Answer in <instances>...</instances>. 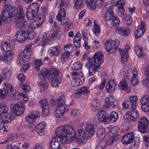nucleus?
<instances>
[{
	"label": "nucleus",
	"instance_id": "57",
	"mask_svg": "<svg viewBox=\"0 0 149 149\" xmlns=\"http://www.w3.org/2000/svg\"><path fill=\"white\" fill-rule=\"evenodd\" d=\"M79 134L80 135V136L81 137L84 139H87L88 136V135H86V134L85 133L84 131L82 129H79L78 130Z\"/></svg>",
	"mask_w": 149,
	"mask_h": 149
},
{
	"label": "nucleus",
	"instance_id": "18",
	"mask_svg": "<svg viewBox=\"0 0 149 149\" xmlns=\"http://www.w3.org/2000/svg\"><path fill=\"white\" fill-rule=\"evenodd\" d=\"M116 84L114 79H111L106 86V90L110 93L114 91Z\"/></svg>",
	"mask_w": 149,
	"mask_h": 149
},
{
	"label": "nucleus",
	"instance_id": "63",
	"mask_svg": "<svg viewBox=\"0 0 149 149\" xmlns=\"http://www.w3.org/2000/svg\"><path fill=\"white\" fill-rule=\"evenodd\" d=\"M142 110L144 112H149V104H141Z\"/></svg>",
	"mask_w": 149,
	"mask_h": 149
},
{
	"label": "nucleus",
	"instance_id": "41",
	"mask_svg": "<svg viewBox=\"0 0 149 149\" xmlns=\"http://www.w3.org/2000/svg\"><path fill=\"white\" fill-rule=\"evenodd\" d=\"M127 83L124 81H122L120 82L118 84V86L121 89L125 90L127 92H129L130 91V89L127 85Z\"/></svg>",
	"mask_w": 149,
	"mask_h": 149
},
{
	"label": "nucleus",
	"instance_id": "37",
	"mask_svg": "<svg viewBox=\"0 0 149 149\" xmlns=\"http://www.w3.org/2000/svg\"><path fill=\"white\" fill-rule=\"evenodd\" d=\"M136 54L138 57L143 58L146 55V53L143 52L141 47L139 46H136L134 47Z\"/></svg>",
	"mask_w": 149,
	"mask_h": 149
},
{
	"label": "nucleus",
	"instance_id": "59",
	"mask_svg": "<svg viewBox=\"0 0 149 149\" xmlns=\"http://www.w3.org/2000/svg\"><path fill=\"white\" fill-rule=\"evenodd\" d=\"M0 97L2 99H4L8 96V94L4 88L0 90Z\"/></svg>",
	"mask_w": 149,
	"mask_h": 149
},
{
	"label": "nucleus",
	"instance_id": "55",
	"mask_svg": "<svg viewBox=\"0 0 149 149\" xmlns=\"http://www.w3.org/2000/svg\"><path fill=\"white\" fill-rule=\"evenodd\" d=\"M149 102V96L147 95H144L141 98L140 102L141 104H148Z\"/></svg>",
	"mask_w": 149,
	"mask_h": 149
},
{
	"label": "nucleus",
	"instance_id": "17",
	"mask_svg": "<svg viewBox=\"0 0 149 149\" xmlns=\"http://www.w3.org/2000/svg\"><path fill=\"white\" fill-rule=\"evenodd\" d=\"M55 102L57 104V106L59 108H60L61 107H64L65 105H66V107L64 109L68 110L69 109V106L65 104V98L63 96H61L58 99L55 100Z\"/></svg>",
	"mask_w": 149,
	"mask_h": 149
},
{
	"label": "nucleus",
	"instance_id": "46",
	"mask_svg": "<svg viewBox=\"0 0 149 149\" xmlns=\"http://www.w3.org/2000/svg\"><path fill=\"white\" fill-rule=\"evenodd\" d=\"M94 27L93 29L94 33L96 36L99 34L100 33V29L98 24V21L95 20L94 22Z\"/></svg>",
	"mask_w": 149,
	"mask_h": 149
},
{
	"label": "nucleus",
	"instance_id": "20",
	"mask_svg": "<svg viewBox=\"0 0 149 149\" xmlns=\"http://www.w3.org/2000/svg\"><path fill=\"white\" fill-rule=\"evenodd\" d=\"M105 111L101 110L99 111L97 116V118L100 122H107L108 117L107 116Z\"/></svg>",
	"mask_w": 149,
	"mask_h": 149
},
{
	"label": "nucleus",
	"instance_id": "54",
	"mask_svg": "<svg viewBox=\"0 0 149 149\" xmlns=\"http://www.w3.org/2000/svg\"><path fill=\"white\" fill-rule=\"evenodd\" d=\"M45 16L43 14L39 15L36 19V20L40 26L43 23L45 19Z\"/></svg>",
	"mask_w": 149,
	"mask_h": 149
},
{
	"label": "nucleus",
	"instance_id": "51",
	"mask_svg": "<svg viewBox=\"0 0 149 149\" xmlns=\"http://www.w3.org/2000/svg\"><path fill=\"white\" fill-rule=\"evenodd\" d=\"M145 31L144 30H142L140 27H139L138 29L136 30L135 32L136 38L138 39L140 38Z\"/></svg>",
	"mask_w": 149,
	"mask_h": 149
},
{
	"label": "nucleus",
	"instance_id": "33",
	"mask_svg": "<svg viewBox=\"0 0 149 149\" xmlns=\"http://www.w3.org/2000/svg\"><path fill=\"white\" fill-rule=\"evenodd\" d=\"M70 137L72 140L77 142L79 145H81L84 143L83 139H80V136L76 134L75 132H74V134H72L71 135Z\"/></svg>",
	"mask_w": 149,
	"mask_h": 149
},
{
	"label": "nucleus",
	"instance_id": "24",
	"mask_svg": "<svg viewBox=\"0 0 149 149\" xmlns=\"http://www.w3.org/2000/svg\"><path fill=\"white\" fill-rule=\"evenodd\" d=\"M118 49L121 57L122 63L123 64L125 63L126 65L127 62V58L129 57L128 53L127 52H126L123 49L120 50V49Z\"/></svg>",
	"mask_w": 149,
	"mask_h": 149
},
{
	"label": "nucleus",
	"instance_id": "42",
	"mask_svg": "<svg viewBox=\"0 0 149 149\" xmlns=\"http://www.w3.org/2000/svg\"><path fill=\"white\" fill-rule=\"evenodd\" d=\"M23 60L22 61L23 62V64H21L20 63V62H19V57H18V63L20 64L21 65H22L23 67L21 69V72L22 71H26V70L29 67V65L28 64H27V62H29V61H25V58L24 57L23 58Z\"/></svg>",
	"mask_w": 149,
	"mask_h": 149
},
{
	"label": "nucleus",
	"instance_id": "27",
	"mask_svg": "<svg viewBox=\"0 0 149 149\" xmlns=\"http://www.w3.org/2000/svg\"><path fill=\"white\" fill-rule=\"evenodd\" d=\"M119 131V128L118 126H116L110 129L108 132V135L109 137H115L118 132Z\"/></svg>",
	"mask_w": 149,
	"mask_h": 149
},
{
	"label": "nucleus",
	"instance_id": "30",
	"mask_svg": "<svg viewBox=\"0 0 149 149\" xmlns=\"http://www.w3.org/2000/svg\"><path fill=\"white\" fill-rule=\"evenodd\" d=\"M45 124L44 123H40L36 126V131L41 135H43L44 133V128Z\"/></svg>",
	"mask_w": 149,
	"mask_h": 149
},
{
	"label": "nucleus",
	"instance_id": "5",
	"mask_svg": "<svg viewBox=\"0 0 149 149\" xmlns=\"http://www.w3.org/2000/svg\"><path fill=\"white\" fill-rule=\"evenodd\" d=\"M8 108L7 105L4 103H2L0 105V118L1 122L3 123H9L11 121V117L8 113Z\"/></svg>",
	"mask_w": 149,
	"mask_h": 149
},
{
	"label": "nucleus",
	"instance_id": "9",
	"mask_svg": "<svg viewBox=\"0 0 149 149\" xmlns=\"http://www.w3.org/2000/svg\"><path fill=\"white\" fill-rule=\"evenodd\" d=\"M148 120L145 117H143L140 118L138 122V129L139 130L143 133L148 132Z\"/></svg>",
	"mask_w": 149,
	"mask_h": 149
},
{
	"label": "nucleus",
	"instance_id": "22",
	"mask_svg": "<svg viewBox=\"0 0 149 149\" xmlns=\"http://www.w3.org/2000/svg\"><path fill=\"white\" fill-rule=\"evenodd\" d=\"M40 114L37 111L30 114L29 116L26 117V120L29 123H31L34 120V119L40 116Z\"/></svg>",
	"mask_w": 149,
	"mask_h": 149
},
{
	"label": "nucleus",
	"instance_id": "16",
	"mask_svg": "<svg viewBox=\"0 0 149 149\" xmlns=\"http://www.w3.org/2000/svg\"><path fill=\"white\" fill-rule=\"evenodd\" d=\"M49 147L50 149H60V142L56 136L53 137L51 139L49 143Z\"/></svg>",
	"mask_w": 149,
	"mask_h": 149
},
{
	"label": "nucleus",
	"instance_id": "52",
	"mask_svg": "<svg viewBox=\"0 0 149 149\" xmlns=\"http://www.w3.org/2000/svg\"><path fill=\"white\" fill-rule=\"evenodd\" d=\"M30 6L31 7L29 8H31V10L38 13L40 8V5L39 3H33L30 5Z\"/></svg>",
	"mask_w": 149,
	"mask_h": 149
},
{
	"label": "nucleus",
	"instance_id": "31",
	"mask_svg": "<svg viewBox=\"0 0 149 149\" xmlns=\"http://www.w3.org/2000/svg\"><path fill=\"white\" fill-rule=\"evenodd\" d=\"M50 78L52 79L51 84L53 87L58 86L61 82V79L59 76H55V77Z\"/></svg>",
	"mask_w": 149,
	"mask_h": 149
},
{
	"label": "nucleus",
	"instance_id": "12",
	"mask_svg": "<svg viewBox=\"0 0 149 149\" xmlns=\"http://www.w3.org/2000/svg\"><path fill=\"white\" fill-rule=\"evenodd\" d=\"M89 92L90 90L88 88L85 87H81L75 91L74 96L77 98L81 97H83L84 95H87Z\"/></svg>",
	"mask_w": 149,
	"mask_h": 149
},
{
	"label": "nucleus",
	"instance_id": "8",
	"mask_svg": "<svg viewBox=\"0 0 149 149\" xmlns=\"http://www.w3.org/2000/svg\"><path fill=\"white\" fill-rule=\"evenodd\" d=\"M48 73L49 74V72H48V70L44 68L41 70L38 74L39 77L41 80L38 83V84L43 90L46 89L48 87V83L45 81L44 79L45 77L48 75Z\"/></svg>",
	"mask_w": 149,
	"mask_h": 149
},
{
	"label": "nucleus",
	"instance_id": "15",
	"mask_svg": "<svg viewBox=\"0 0 149 149\" xmlns=\"http://www.w3.org/2000/svg\"><path fill=\"white\" fill-rule=\"evenodd\" d=\"M134 136L132 132H128L125 134L122 138L121 142L128 144L131 143L134 139Z\"/></svg>",
	"mask_w": 149,
	"mask_h": 149
},
{
	"label": "nucleus",
	"instance_id": "53",
	"mask_svg": "<svg viewBox=\"0 0 149 149\" xmlns=\"http://www.w3.org/2000/svg\"><path fill=\"white\" fill-rule=\"evenodd\" d=\"M42 44L43 46H45L46 45H48L50 40L48 37H47V33H44L43 35L42 38Z\"/></svg>",
	"mask_w": 149,
	"mask_h": 149
},
{
	"label": "nucleus",
	"instance_id": "28",
	"mask_svg": "<svg viewBox=\"0 0 149 149\" xmlns=\"http://www.w3.org/2000/svg\"><path fill=\"white\" fill-rule=\"evenodd\" d=\"M66 107V106L65 105L64 107H61L60 108H58V109L55 111L54 112L55 117L57 118L61 117L64 113L67 112L68 110L64 109Z\"/></svg>",
	"mask_w": 149,
	"mask_h": 149
},
{
	"label": "nucleus",
	"instance_id": "48",
	"mask_svg": "<svg viewBox=\"0 0 149 149\" xmlns=\"http://www.w3.org/2000/svg\"><path fill=\"white\" fill-rule=\"evenodd\" d=\"M74 8L76 9L82 8L84 6L82 0H74Z\"/></svg>",
	"mask_w": 149,
	"mask_h": 149
},
{
	"label": "nucleus",
	"instance_id": "36",
	"mask_svg": "<svg viewBox=\"0 0 149 149\" xmlns=\"http://www.w3.org/2000/svg\"><path fill=\"white\" fill-rule=\"evenodd\" d=\"M66 11L63 8H61L59 10V13L57 15L56 18L58 21H61L63 17L65 16Z\"/></svg>",
	"mask_w": 149,
	"mask_h": 149
},
{
	"label": "nucleus",
	"instance_id": "43",
	"mask_svg": "<svg viewBox=\"0 0 149 149\" xmlns=\"http://www.w3.org/2000/svg\"><path fill=\"white\" fill-rule=\"evenodd\" d=\"M118 118L117 113L115 111L111 112L110 115L109 117H108V119L112 122L116 121Z\"/></svg>",
	"mask_w": 149,
	"mask_h": 149
},
{
	"label": "nucleus",
	"instance_id": "38",
	"mask_svg": "<svg viewBox=\"0 0 149 149\" xmlns=\"http://www.w3.org/2000/svg\"><path fill=\"white\" fill-rule=\"evenodd\" d=\"M118 3L119 5H120V8H119V11L120 13V15L121 17H123V19L125 18L126 16V15L124 14V10L123 8L124 3H123V0H120L118 2Z\"/></svg>",
	"mask_w": 149,
	"mask_h": 149
},
{
	"label": "nucleus",
	"instance_id": "34",
	"mask_svg": "<svg viewBox=\"0 0 149 149\" xmlns=\"http://www.w3.org/2000/svg\"><path fill=\"white\" fill-rule=\"evenodd\" d=\"M3 74H2L4 77V79L9 80L10 78V76L12 73L11 71L7 68H4L3 70Z\"/></svg>",
	"mask_w": 149,
	"mask_h": 149
},
{
	"label": "nucleus",
	"instance_id": "19",
	"mask_svg": "<svg viewBox=\"0 0 149 149\" xmlns=\"http://www.w3.org/2000/svg\"><path fill=\"white\" fill-rule=\"evenodd\" d=\"M64 49V52L63 53L66 55L68 58L69 56L73 55L74 54L72 46L70 44H68L65 46Z\"/></svg>",
	"mask_w": 149,
	"mask_h": 149
},
{
	"label": "nucleus",
	"instance_id": "11",
	"mask_svg": "<svg viewBox=\"0 0 149 149\" xmlns=\"http://www.w3.org/2000/svg\"><path fill=\"white\" fill-rule=\"evenodd\" d=\"M25 106L23 102H19L14 104L11 112L17 116L22 114L25 109Z\"/></svg>",
	"mask_w": 149,
	"mask_h": 149
},
{
	"label": "nucleus",
	"instance_id": "23",
	"mask_svg": "<svg viewBox=\"0 0 149 149\" xmlns=\"http://www.w3.org/2000/svg\"><path fill=\"white\" fill-rule=\"evenodd\" d=\"M56 134L57 138L58 139L59 142H61V143L64 144L70 142L69 138L67 137V134H61V135Z\"/></svg>",
	"mask_w": 149,
	"mask_h": 149
},
{
	"label": "nucleus",
	"instance_id": "56",
	"mask_svg": "<svg viewBox=\"0 0 149 149\" xmlns=\"http://www.w3.org/2000/svg\"><path fill=\"white\" fill-rule=\"evenodd\" d=\"M72 68V69L75 70H80L82 68L81 63L79 62H77L73 64Z\"/></svg>",
	"mask_w": 149,
	"mask_h": 149
},
{
	"label": "nucleus",
	"instance_id": "40",
	"mask_svg": "<svg viewBox=\"0 0 149 149\" xmlns=\"http://www.w3.org/2000/svg\"><path fill=\"white\" fill-rule=\"evenodd\" d=\"M106 132L105 130L102 128L99 129L97 131V136L100 140H102L105 137Z\"/></svg>",
	"mask_w": 149,
	"mask_h": 149
},
{
	"label": "nucleus",
	"instance_id": "2",
	"mask_svg": "<svg viewBox=\"0 0 149 149\" xmlns=\"http://www.w3.org/2000/svg\"><path fill=\"white\" fill-rule=\"evenodd\" d=\"M1 49L4 51L0 55V61L9 63L12 61L14 54L12 51L14 49L12 44L7 42H2Z\"/></svg>",
	"mask_w": 149,
	"mask_h": 149
},
{
	"label": "nucleus",
	"instance_id": "64",
	"mask_svg": "<svg viewBox=\"0 0 149 149\" xmlns=\"http://www.w3.org/2000/svg\"><path fill=\"white\" fill-rule=\"evenodd\" d=\"M105 146L104 141H102L97 146L96 149H104L105 148Z\"/></svg>",
	"mask_w": 149,
	"mask_h": 149
},
{
	"label": "nucleus",
	"instance_id": "1",
	"mask_svg": "<svg viewBox=\"0 0 149 149\" xmlns=\"http://www.w3.org/2000/svg\"><path fill=\"white\" fill-rule=\"evenodd\" d=\"M103 54L100 52H97L93 55V58H88V62L86 65V67L89 70V74L93 75L95 72L100 69V65L103 61Z\"/></svg>",
	"mask_w": 149,
	"mask_h": 149
},
{
	"label": "nucleus",
	"instance_id": "3",
	"mask_svg": "<svg viewBox=\"0 0 149 149\" xmlns=\"http://www.w3.org/2000/svg\"><path fill=\"white\" fill-rule=\"evenodd\" d=\"M105 18L107 24L110 27L117 26L119 24V19L114 16L113 6L107 8L105 14Z\"/></svg>",
	"mask_w": 149,
	"mask_h": 149
},
{
	"label": "nucleus",
	"instance_id": "14",
	"mask_svg": "<svg viewBox=\"0 0 149 149\" xmlns=\"http://www.w3.org/2000/svg\"><path fill=\"white\" fill-rule=\"evenodd\" d=\"M24 31H18L16 32L15 36L16 40L19 42H22L26 40V30Z\"/></svg>",
	"mask_w": 149,
	"mask_h": 149
},
{
	"label": "nucleus",
	"instance_id": "39",
	"mask_svg": "<svg viewBox=\"0 0 149 149\" xmlns=\"http://www.w3.org/2000/svg\"><path fill=\"white\" fill-rule=\"evenodd\" d=\"M10 97H11V99L14 100H17L21 98L22 97H23V94L22 93H19V92H17L15 91L10 95Z\"/></svg>",
	"mask_w": 149,
	"mask_h": 149
},
{
	"label": "nucleus",
	"instance_id": "10",
	"mask_svg": "<svg viewBox=\"0 0 149 149\" xmlns=\"http://www.w3.org/2000/svg\"><path fill=\"white\" fill-rule=\"evenodd\" d=\"M120 42L118 40L116 39L114 41H107L105 44L106 50L110 53L115 52Z\"/></svg>",
	"mask_w": 149,
	"mask_h": 149
},
{
	"label": "nucleus",
	"instance_id": "6",
	"mask_svg": "<svg viewBox=\"0 0 149 149\" xmlns=\"http://www.w3.org/2000/svg\"><path fill=\"white\" fill-rule=\"evenodd\" d=\"M75 132L74 127L72 125H65L61 126L57 128L55 130L56 134L61 135L64 134L72 135Z\"/></svg>",
	"mask_w": 149,
	"mask_h": 149
},
{
	"label": "nucleus",
	"instance_id": "32",
	"mask_svg": "<svg viewBox=\"0 0 149 149\" xmlns=\"http://www.w3.org/2000/svg\"><path fill=\"white\" fill-rule=\"evenodd\" d=\"M17 11V13L16 15L17 17V18L25 19V17L24 13V11L23 7L22 6H19L18 9L17 10L15 9Z\"/></svg>",
	"mask_w": 149,
	"mask_h": 149
},
{
	"label": "nucleus",
	"instance_id": "26",
	"mask_svg": "<svg viewBox=\"0 0 149 149\" xmlns=\"http://www.w3.org/2000/svg\"><path fill=\"white\" fill-rule=\"evenodd\" d=\"M3 84L4 88L8 94V96L10 97V96L12 93L15 92L14 88L11 85L8 84L7 82H5Z\"/></svg>",
	"mask_w": 149,
	"mask_h": 149
},
{
	"label": "nucleus",
	"instance_id": "29",
	"mask_svg": "<svg viewBox=\"0 0 149 149\" xmlns=\"http://www.w3.org/2000/svg\"><path fill=\"white\" fill-rule=\"evenodd\" d=\"M116 31L121 36H127L130 33L129 30H126L124 28L121 27H116Z\"/></svg>",
	"mask_w": 149,
	"mask_h": 149
},
{
	"label": "nucleus",
	"instance_id": "62",
	"mask_svg": "<svg viewBox=\"0 0 149 149\" xmlns=\"http://www.w3.org/2000/svg\"><path fill=\"white\" fill-rule=\"evenodd\" d=\"M110 101L111 103V106L112 107H115L117 105V103L115 102L116 100L111 96H109Z\"/></svg>",
	"mask_w": 149,
	"mask_h": 149
},
{
	"label": "nucleus",
	"instance_id": "4",
	"mask_svg": "<svg viewBox=\"0 0 149 149\" xmlns=\"http://www.w3.org/2000/svg\"><path fill=\"white\" fill-rule=\"evenodd\" d=\"M17 11L11 5H8L2 11L1 17L5 23H8L10 19L16 16Z\"/></svg>",
	"mask_w": 149,
	"mask_h": 149
},
{
	"label": "nucleus",
	"instance_id": "44",
	"mask_svg": "<svg viewBox=\"0 0 149 149\" xmlns=\"http://www.w3.org/2000/svg\"><path fill=\"white\" fill-rule=\"evenodd\" d=\"M59 70L56 68H51L49 71V76L50 77L59 76Z\"/></svg>",
	"mask_w": 149,
	"mask_h": 149
},
{
	"label": "nucleus",
	"instance_id": "50",
	"mask_svg": "<svg viewBox=\"0 0 149 149\" xmlns=\"http://www.w3.org/2000/svg\"><path fill=\"white\" fill-rule=\"evenodd\" d=\"M26 39L31 40L34 38L35 35V32L31 31H29L28 29L27 28V29L26 30Z\"/></svg>",
	"mask_w": 149,
	"mask_h": 149
},
{
	"label": "nucleus",
	"instance_id": "25",
	"mask_svg": "<svg viewBox=\"0 0 149 149\" xmlns=\"http://www.w3.org/2000/svg\"><path fill=\"white\" fill-rule=\"evenodd\" d=\"M60 52V49L55 46L51 47L49 50V54L51 56H57Z\"/></svg>",
	"mask_w": 149,
	"mask_h": 149
},
{
	"label": "nucleus",
	"instance_id": "7",
	"mask_svg": "<svg viewBox=\"0 0 149 149\" xmlns=\"http://www.w3.org/2000/svg\"><path fill=\"white\" fill-rule=\"evenodd\" d=\"M32 43H30L26 45L25 49L22 51L19 54V61L21 64H23V62L22 61L23 60V58H25V61H29L30 60V58L31 57V49Z\"/></svg>",
	"mask_w": 149,
	"mask_h": 149
},
{
	"label": "nucleus",
	"instance_id": "58",
	"mask_svg": "<svg viewBox=\"0 0 149 149\" xmlns=\"http://www.w3.org/2000/svg\"><path fill=\"white\" fill-rule=\"evenodd\" d=\"M130 82L131 85L134 86L137 85L138 84V77L133 76L132 79L130 80Z\"/></svg>",
	"mask_w": 149,
	"mask_h": 149
},
{
	"label": "nucleus",
	"instance_id": "13",
	"mask_svg": "<svg viewBox=\"0 0 149 149\" xmlns=\"http://www.w3.org/2000/svg\"><path fill=\"white\" fill-rule=\"evenodd\" d=\"M25 19L23 18H17L15 22V26L23 30H26L27 28H28L29 29H30L29 27L25 24Z\"/></svg>",
	"mask_w": 149,
	"mask_h": 149
},
{
	"label": "nucleus",
	"instance_id": "45",
	"mask_svg": "<svg viewBox=\"0 0 149 149\" xmlns=\"http://www.w3.org/2000/svg\"><path fill=\"white\" fill-rule=\"evenodd\" d=\"M80 80V78H77L76 77H74L73 78L71 82V85L74 87H76L79 86L81 84V83Z\"/></svg>",
	"mask_w": 149,
	"mask_h": 149
},
{
	"label": "nucleus",
	"instance_id": "21",
	"mask_svg": "<svg viewBox=\"0 0 149 149\" xmlns=\"http://www.w3.org/2000/svg\"><path fill=\"white\" fill-rule=\"evenodd\" d=\"M38 13L29 8L26 13V18L28 20H32L36 17Z\"/></svg>",
	"mask_w": 149,
	"mask_h": 149
},
{
	"label": "nucleus",
	"instance_id": "49",
	"mask_svg": "<svg viewBox=\"0 0 149 149\" xmlns=\"http://www.w3.org/2000/svg\"><path fill=\"white\" fill-rule=\"evenodd\" d=\"M130 111H131V114L132 116V117H131L132 118L131 119L132 121H134L136 119H137L139 118V114L137 110L134 109Z\"/></svg>",
	"mask_w": 149,
	"mask_h": 149
},
{
	"label": "nucleus",
	"instance_id": "35",
	"mask_svg": "<svg viewBox=\"0 0 149 149\" xmlns=\"http://www.w3.org/2000/svg\"><path fill=\"white\" fill-rule=\"evenodd\" d=\"M85 130L89 134L92 136L94 134L95 131L94 125L92 124H88L86 127Z\"/></svg>",
	"mask_w": 149,
	"mask_h": 149
},
{
	"label": "nucleus",
	"instance_id": "61",
	"mask_svg": "<svg viewBox=\"0 0 149 149\" xmlns=\"http://www.w3.org/2000/svg\"><path fill=\"white\" fill-rule=\"evenodd\" d=\"M132 117V116H131V111H130L126 112L124 116L125 119L129 121H132L131 119L132 118H131Z\"/></svg>",
	"mask_w": 149,
	"mask_h": 149
},
{
	"label": "nucleus",
	"instance_id": "60",
	"mask_svg": "<svg viewBox=\"0 0 149 149\" xmlns=\"http://www.w3.org/2000/svg\"><path fill=\"white\" fill-rule=\"evenodd\" d=\"M39 104L42 108L46 107L47 106H49L47 100L45 99L40 100L39 102Z\"/></svg>",
	"mask_w": 149,
	"mask_h": 149
},
{
	"label": "nucleus",
	"instance_id": "47",
	"mask_svg": "<svg viewBox=\"0 0 149 149\" xmlns=\"http://www.w3.org/2000/svg\"><path fill=\"white\" fill-rule=\"evenodd\" d=\"M42 64L43 63L41 60L36 59L34 61V67L37 71H39L40 67H41Z\"/></svg>",
	"mask_w": 149,
	"mask_h": 149
}]
</instances>
